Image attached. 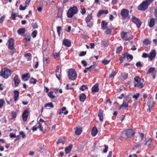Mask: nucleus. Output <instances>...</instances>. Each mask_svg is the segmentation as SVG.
I'll use <instances>...</instances> for the list:
<instances>
[{
    "label": "nucleus",
    "mask_w": 157,
    "mask_h": 157,
    "mask_svg": "<svg viewBox=\"0 0 157 157\" xmlns=\"http://www.w3.org/2000/svg\"><path fill=\"white\" fill-rule=\"evenodd\" d=\"M12 71L11 70L7 68H5L0 71V76L5 79H7L11 75Z\"/></svg>",
    "instance_id": "nucleus-2"
},
{
    "label": "nucleus",
    "mask_w": 157,
    "mask_h": 157,
    "mask_svg": "<svg viewBox=\"0 0 157 157\" xmlns=\"http://www.w3.org/2000/svg\"><path fill=\"white\" fill-rule=\"evenodd\" d=\"M121 75L123 78L124 79H126L128 78V74L125 73H122L121 74Z\"/></svg>",
    "instance_id": "nucleus-40"
},
{
    "label": "nucleus",
    "mask_w": 157,
    "mask_h": 157,
    "mask_svg": "<svg viewBox=\"0 0 157 157\" xmlns=\"http://www.w3.org/2000/svg\"><path fill=\"white\" fill-rule=\"evenodd\" d=\"M155 56V50H153L150 53L148 57L151 60H152Z\"/></svg>",
    "instance_id": "nucleus-15"
},
{
    "label": "nucleus",
    "mask_w": 157,
    "mask_h": 157,
    "mask_svg": "<svg viewBox=\"0 0 157 157\" xmlns=\"http://www.w3.org/2000/svg\"><path fill=\"white\" fill-rule=\"evenodd\" d=\"M63 44L67 47L71 46V41L68 39H64L63 41Z\"/></svg>",
    "instance_id": "nucleus-14"
},
{
    "label": "nucleus",
    "mask_w": 157,
    "mask_h": 157,
    "mask_svg": "<svg viewBox=\"0 0 157 157\" xmlns=\"http://www.w3.org/2000/svg\"><path fill=\"white\" fill-rule=\"evenodd\" d=\"M136 142L137 143V144L135 145L134 147L136 148H137L139 147H140L142 145V144L141 142H139V140H137L136 139Z\"/></svg>",
    "instance_id": "nucleus-31"
},
{
    "label": "nucleus",
    "mask_w": 157,
    "mask_h": 157,
    "mask_svg": "<svg viewBox=\"0 0 157 157\" xmlns=\"http://www.w3.org/2000/svg\"><path fill=\"white\" fill-rule=\"evenodd\" d=\"M37 33V31L36 30H35L32 32L31 33V35L33 38H34L36 37Z\"/></svg>",
    "instance_id": "nucleus-36"
},
{
    "label": "nucleus",
    "mask_w": 157,
    "mask_h": 157,
    "mask_svg": "<svg viewBox=\"0 0 157 157\" xmlns=\"http://www.w3.org/2000/svg\"><path fill=\"white\" fill-rule=\"evenodd\" d=\"M147 105L148 108H153V102L151 101H148L147 103Z\"/></svg>",
    "instance_id": "nucleus-33"
},
{
    "label": "nucleus",
    "mask_w": 157,
    "mask_h": 157,
    "mask_svg": "<svg viewBox=\"0 0 157 157\" xmlns=\"http://www.w3.org/2000/svg\"><path fill=\"white\" fill-rule=\"evenodd\" d=\"M155 20V18H151L150 19V21L148 22V26L149 27H152L154 25Z\"/></svg>",
    "instance_id": "nucleus-20"
},
{
    "label": "nucleus",
    "mask_w": 157,
    "mask_h": 157,
    "mask_svg": "<svg viewBox=\"0 0 157 157\" xmlns=\"http://www.w3.org/2000/svg\"><path fill=\"white\" fill-rule=\"evenodd\" d=\"M121 35V38L125 40H130L133 38V36L128 35V32H123Z\"/></svg>",
    "instance_id": "nucleus-8"
},
{
    "label": "nucleus",
    "mask_w": 157,
    "mask_h": 157,
    "mask_svg": "<svg viewBox=\"0 0 157 157\" xmlns=\"http://www.w3.org/2000/svg\"><path fill=\"white\" fill-rule=\"evenodd\" d=\"M136 66L137 67H142L143 65L141 64V63L140 62H137L136 64Z\"/></svg>",
    "instance_id": "nucleus-60"
},
{
    "label": "nucleus",
    "mask_w": 157,
    "mask_h": 157,
    "mask_svg": "<svg viewBox=\"0 0 157 157\" xmlns=\"http://www.w3.org/2000/svg\"><path fill=\"white\" fill-rule=\"evenodd\" d=\"M98 132V130L96 128L94 127L92 128L91 131V134L93 136H96Z\"/></svg>",
    "instance_id": "nucleus-28"
},
{
    "label": "nucleus",
    "mask_w": 157,
    "mask_h": 157,
    "mask_svg": "<svg viewBox=\"0 0 157 157\" xmlns=\"http://www.w3.org/2000/svg\"><path fill=\"white\" fill-rule=\"evenodd\" d=\"M154 15L155 17V20L157 21V8L154 10Z\"/></svg>",
    "instance_id": "nucleus-59"
},
{
    "label": "nucleus",
    "mask_w": 157,
    "mask_h": 157,
    "mask_svg": "<svg viewBox=\"0 0 157 157\" xmlns=\"http://www.w3.org/2000/svg\"><path fill=\"white\" fill-rule=\"evenodd\" d=\"M86 51H82L79 54V56H85L86 54Z\"/></svg>",
    "instance_id": "nucleus-55"
},
{
    "label": "nucleus",
    "mask_w": 157,
    "mask_h": 157,
    "mask_svg": "<svg viewBox=\"0 0 157 157\" xmlns=\"http://www.w3.org/2000/svg\"><path fill=\"white\" fill-rule=\"evenodd\" d=\"M28 6L27 5H26V6L24 7L22 5H20L19 7V9L21 10H25L26 7Z\"/></svg>",
    "instance_id": "nucleus-46"
},
{
    "label": "nucleus",
    "mask_w": 157,
    "mask_h": 157,
    "mask_svg": "<svg viewBox=\"0 0 157 157\" xmlns=\"http://www.w3.org/2000/svg\"><path fill=\"white\" fill-rule=\"evenodd\" d=\"M5 18V16L4 15L1 17L0 18V23H2L3 21Z\"/></svg>",
    "instance_id": "nucleus-56"
},
{
    "label": "nucleus",
    "mask_w": 157,
    "mask_h": 157,
    "mask_svg": "<svg viewBox=\"0 0 157 157\" xmlns=\"http://www.w3.org/2000/svg\"><path fill=\"white\" fill-rule=\"evenodd\" d=\"M101 45L105 47H107L109 45V43L108 40H103L101 41Z\"/></svg>",
    "instance_id": "nucleus-29"
},
{
    "label": "nucleus",
    "mask_w": 157,
    "mask_h": 157,
    "mask_svg": "<svg viewBox=\"0 0 157 157\" xmlns=\"http://www.w3.org/2000/svg\"><path fill=\"white\" fill-rule=\"evenodd\" d=\"M73 145L71 144H70L69 146H67L65 149V152L66 154L69 153L71 151Z\"/></svg>",
    "instance_id": "nucleus-24"
},
{
    "label": "nucleus",
    "mask_w": 157,
    "mask_h": 157,
    "mask_svg": "<svg viewBox=\"0 0 157 157\" xmlns=\"http://www.w3.org/2000/svg\"><path fill=\"white\" fill-rule=\"evenodd\" d=\"M16 14L14 12H13L11 14V17L13 20H15L16 19Z\"/></svg>",
    "instance_id": "nucleus-51"
},
{
    "label": "nucleus",
    "mask_w": 157,
    "mask_h": 157,
    "mask_svg": "<svg viewBox=\"0 0 157 157\" xmlns=\"http://www.w3.org/2000/svg\"><path fill=\"white\" fill-rule=\"evenodd\" d=\"M117 73L115 71H113L109 76V78H113L116 75Z\"/></svg>",
    "instance_id": "nucleus-39"
},
{
    "label": "nucleus",
    "mask_w": 157,
    "mask_h": 157,
    "mask_svg": "<svg viewBox=\"0 0 157 157\" xmlns=\"http://www.w3.org/2000/svg\"><path fill=\"white\" fill-rule=\"evenodd\" d=\"M68 76L69 79L74 80L76 79L77 77V75L74 69H70L68 71Z\"/></svg>",
    "instance_id": "nucleus-4"
},
{
    "label": "nucleus",
    "mask_w": 157,
    "mask_h": 157,
    "mask_svg": "<svg viewBox=\"0 0 157 157\" xmlns=\"http://www.w3.org/2000/svg\"><path fill=\"white\" fill-rule=\"evenodd\" d=\"M49 107L52 108H53L54 106L52 102L48 103L44 105L45 107Z\"/></svg>",
    "instance_id": "nucleus-37"
},
{
    "label": "nucleus",
    "mask_w": 157,
    "mask_h": 157,
    "mask_svg": "<svg viewBox=\"0 0 157 157\" xmlns=\"http://www.w3.org/2000/svg\"><path fill=\"white\" fill-rule=\"evenodd\" d=\"M139 134L140 135V140H139V142H141L144 138V135L143 133H139Z\"/></svg>",
    "instance_id": "nucleus-35"
},
{
    "label": "nucleus",
    "mask_w": 157,
    "mask_h": 157,
    "mask_svg": "<svg viewBox=\"0 0 157 157\" xmlns=\"http://www.w3.org/2000/svg\"><path fill=\"white\" fill-rule=\"evenodd\" d=\"M131 20L132 22L136 25L138 28H139L140 26L141 22L140 20L135 17H133L131 18Z\"/></svg>",
    "instance_id": "nucleus-10"
},
{
    "label": "nucleus",
    "mask_w": 157,
    "mask_h": 157,
    "mask_svg": "<svg viewBox=\"0 0 157 157\" xmlns=\"http://www.w3.org/2000/svg\"><path fill=\"white\" fill-rule=\"evenodd\" d=\"M145 141L144 145L145 146H147L149 147L151 145L152 140L150 138L145 139Z\"/></svg>",
    "instance_id": "nucleus-17"
},
{
    "label": "nucleus",
    "mask_w": 157,
    "mask_h": 157,
    "mask_svg": "<svg viewBox=\"0 0 157 157\" xmlns=\"http://www.w3.org/2000/svg\"><path fill=\"white\" fill-rule=\"evenodd\" d=\"M108 23L106 22L105 21H102L101 22V29L103 30L107 28Z\"/></svg>",
    "instance_id": "nucleus-19"
},
{
    "label": "nucleus",
    "mask_w": 157,
    "mask_h": 157,
    "mask_svg": "<svg viewBox=\"0 0 157 157\" xmlns=\"http://www.w3.org/2000/svg\"><path fill=\"white\" fill-rule=\"evenodd\" d=\"M14 94V99L15 101L17 100L18 98L19 97V92L18 90H15L13 92Z\"/></svg>",
    "instance_id": "nucleus-18"
},
{
    "label": "nucleus",
    "mask_w": 157,
    "mask_h": 157,
    "mask_svg": "<svg viewBox=\"0 0 157 157\" xmlns=\"http://www.w3.org/2000/svg\"><path fill=\"white\" fill-rule=\"evenodd\" d=\"M53 92L52 91H50L48 94V96L51 98H54L55 97L54 95H53Z\"/></svg>",
    "instance_id": "nucleus-34"
},
{
    "label": "nucleus",
    "mask_w": 157,
    "mask_h": 157,
    "mask_svg": "<svg viewBox=\"0 0 157 157\" xmlns=\"http://www.w3.org/2000/svg\"><path fill=\"white\" fill-rule=\"evenodd\" d=\"M110 62V60H103L102 61V63L104 65H106L109 63Z\"/></svg>",
    "instance_id": "nucleus-45"
},
{
    "label": "nucleus",
    "mask_w": 157,
    "mask_h": 157,
    "mask_svg": "<svg viewBox=\"0 0 157 157\" xmlns=\"http://www.w3.org/2000/svg\"><path fill=\"white\" fill-rule=\"evenodd\" d=\"M9 45L8 48L10 49V53L11 56H13V54L16 52V50L14 47V42L13 39L11 38L8 40Z\"/></svg>",
    "instance_id": "nucleus-6"
},
{
    "label": "nucleus",
    "mask_w": 157,
    "mask_h": 157,
    "mask_svg": "<svg viewBox=\"0 0 157 157\" xmlns=\"http://www.w3.org/2000/svg\"><path fill=\"white\" fill-rule=\"evenodd\" d=\"M88 89V87L86 85H82L79 88V89L80 90L83 91L85 89Z\"/></svg>",
    "instance_id": "nucleus-38"
},
{
    "label": "nucleus",
    "mask_w": 157,
    "mask_h": 157,
    "mask_svg": "<svg viewBox=\"0 0 157 157\" xmlns=\"http://www.w3.org/2000/svg\"><path fill=\"white\" fill-rule=\"evenodd\" d=\"M135 132H133L132 129L129 128L126 130L124 131L121 134V136L125 137V136L127 137L126 140H127L129 138H131L135 135Z\"/></svg>",
    "instance_id": "nucleus-3"
},
{
    "label": "nucleus",
    "mask_w": 157,
    "mask_h": 157,
    "mask_svg": "<svg viewBox=\"0 0 157 157\" xmlns=\"http://www.w3.org/2000/svg\"><path fill=\"white\" fill-rule=\"evenodd\" d=\"M121 107L127 108L128 107V104L126 102H124L121 105Z\"/></svg>",
    "instance_id": "nucleus-57"
},
{
    "label": "nucleus",
    "mask_w": 157,
    "mask_h": 157,
    "mask_svg": "<svg viewBox=\"0 0 157 157\" xmlns=\"http://www.w3.org/2000/svg\"><path fill=\"white\" fill-rule=\"evenodd\" d=\"M12 118V119L15 118L17 116V113L14 111H13L11 113Z\"/></svg>",
    "instance_id": "nucleus-42"
},
{
    "label": "nucleus",
    "mask_w": 157,
    "mask_h": 157,
    "mask_svg": "<svg viewBox=\"0 0 157 157\" xmlns=\"http://www.w3.org/2000/svg\"><path fill=\"white\" fill-rule=\"evenodd\" d=\"M104 146L105 148L104 149V150H103V153H105L107 151L108 149V146L106 145H104Z\"/></svg>",
    "instance_id": "nucleus-54"
},
{
    "label": "nucleus",
    "mask_w": 157,
    "mask_h": 157,
    "mask_svg": "<svg viewBox=\"0 0 157 157\" xmlns=\"http://www.w3.org/2000/svg\"><path fill=\"white\" fill-rule=\"evenodd\" d=\"M31 37L29 35H27L25 38V40L27 41H29L30 40Z\"/></svg>",
    "instance_id": "nucleus-63"
},
{
    "label": "nucleus",
    "mask_w": 157,
    "mask_h": 157,
    "mask_svg": "<svg viewBox=\"0 0 157 157\" xmlns=\"http://www.w3.org/2000/svg\"><path fill=\"white\" fill-rule=\"evenodd\" d=\"M98 116L99 117V119L101 121H103V111L101 109H99Z\"/></svg>",
    "instance_id": "nucleus-16"
},
{
    "label": "nucleus",
    "mask_w": 157,
    "mask_h": 157,
    "mask_svg": "<svg viewBox=\"0 0 157 157\" xmlns=\"http://www.w3.org/2000/svg\"><path fill=\"white\" fill-rule=\"evenodd\" d=\"M92 14L91 13L89 14L85 19V21L87 23V26L89 28H90L92 27L93 25V22L91 21L92 19Z\"/></svg>",
    "instance_id": "nucleus-9"
},
{
    "label": "nucleus",
    "mask_w": 157,
    "mask_h": 157,
    "mask_svg": "<svg viewBox=\"0 0 157 157\" xmlns=\"http://www.w3.org/2000/svg\"><path fill=\"white\" fill-rule=\"evenodd\" d=\"M81 63L83 65V66L85 67L87 65L86 62L84 60H82L81 61Z\"/></svg>",
    "instance_id": "nucleus-62"
},
{
    "label": "nucleus",
    "mask_w": 157,
    "mask_h": 157,
    "mask_svg": "<svg viewBox=\"0 0 157 157\" xmlns=\"http://www.w3.org/2000/svg\"><path fill=\"white\" fill-rule=\"evenodd\" d=\"M28 115L29 112L28 110L25 109L24 111L22 114L23 120L24 121H27Z\"/></svg>",
    "instance_id": "nucleus-12"
},
{
    "label": "nucleus",
    "mask_w": 157,
    "mask_h": 157,
    "mask_svg": "<svg viewBox=\"0 0 157 157\" xmlns=\"http://www.w3.org/2000/svg\"><path fill=\"white\" fill-rule=\"evenodd\" d=\"M105 33L106 34H110L111 33V30L110 29H107Z\"/></svg>",
    "instance_id": "nucleus-44"
},
{
    "label": "nucleus",
    "mask_w": 157,
    "mask_h": 157,
    "mask_svg": "<svg viewBox=\"0 0 157 157\" xmlns=\"http://www.w3.org/2000/svg\"><path fill=\"white\" fill-rule=\"evenodd\" d=\"M78 12V8L75 6H74L71 7L68 10L67 12V16L68 17H72L75 14H76Z\"/></svg>",
    "instance_id": "nucleus-5"
},
{
    "label": "nucleus",
    "mask_w": 157,
    "mask_h": 157,
    "mask_svg": "<svg viewBox=\"0 0 157 157\" xmlns=\"http://www.w3.org/2000/svg\"><path fill=\"white\" fill-rule=\"evenodd\" d=\"M13 80L14 82L15 86H17L20 82V80L19 78L18 75H15L13 78Z\"/></svg>",
    "instance_id": "nucleus-11"
},
{
    "label": "nucleus",
    "mask_w": 157,
    "mask_h": 157,
    "mask_svg": "<svg viewBox=\"0 0 157 157\" xmlns=\"http://www.w3.org/2000/svg\"><path fill=\"white\" fill-rule=\"evenodd\" d=\"M95 66L94 65H91L88 67H86V69H87L88 71H90V69L91 68H95Z\"/></svg>",
    "instance_id": "nucleus-58"
},
{
    "label": "nucleus",
    "mask_w": 157,
    "mask_h": 157,
    "mask_svg": "<svg viewBox=\"0 0 157 157\" xmlns=\"http://www.w3.org/2000/svg\"><path fill=\"white\" fill-rule=\"evenodd\" d=\"M122 50V47L121 46L117 48V53H119Z\"/></svg>",
    "instance_id": "nucleus-47"
},
{
    "label": "nucleus",
    "mask_w": 157,
    "mask_h": 157,
    "mask_svg": "<svg viewBox=\"0 0 157 157\" xmlns=\"http://www.w3.org/2000/svg\"><path fill=\"white\" fill-rule=\"evenodd\" d=\"M79 99L81 102H84L86 99V95L82 93L79 95Z\"/></svg>",
    "instance_id": "nucleus-23"
},
{
    "label": "nucleus",
    "mask_w": 157,
    "mask_h": 157,
    "mask_svg": "<svg viewBox=\"0 0 157 157\" xmlns=\"http://www.w3.org/2000/svg\"><path fill=\"white\" fill-rule=\"evenodd\" d=\"M30 78V74L29 73H27L22 75V79L24 81H27L28 80L29 78Z\"/></svg>",
    "instance_id": "nucleus-25"
},
{
    "label": "nucleus",
    "mask_w": 157,
    "mask_h": 157,
    "mask_svg": "<svg viewBox=\"0 0 157 157\" xmlns=\"http://www.w3.org/2000/svg\"><path fill=\"white\" fill-rule=\"evenodd\" d=\"M33 29H36L38 28V26L36 22H35L34 24L32 25Z\"/></svg>",
    "instance_id": "nucleus-50"
},
{
    "label": "nucleus",
    "mask_w": 157,
    "mask_h": 157,
    "mask_svg": "<svg viewBox=\"0 0 157 157\" xmlns=\"http://www.w3.org/2000/svg\"><path fill=\"white\" fill-rule=\"evenodd\" d=\"M65 141V139L63 137H61L58 139V141L56 142L57 144H59V143H62L63 144Z\"/></svg>",
    "instance_id": "nucleus-27"
},
{
    "label": "nucleus",
    "mask_w": 157,
    "mask_h": 157,
    "mask_svg": "<svg viewBox=\"0 0 157 157\" xmlns=\"http://www.w3.org/2000/svg\"><path fill=\"white\" fill-rule=\"evenodd\" d=\"M4 101L2 99H0V108H1L3 105Z\"/></svg>",
    "instance_id": "nucleus-61"
},
{
    "label": "nucleus",
    "mask_w": 157,
    "mask_h": 157,
    "mask_svg": "<svg viewBox=\"0 0 157 157\" xmlns=\"http://www.w3.org/2000/svg\"><path fill=\"white\" fill-rule=\"evenodd\" d=\"M98 84L96 83L95 84L92 88V94H94L96 92H98L99 91V89L98 88Z\"/></svg>",
    "instance_id": "nucleus-13"
},
{
    "label": "nucleus",
    "mask_w": 157,
    "mask_h": 157,
    "mask_svg": "<svg viewBox=\"0 0 157 157\" xmlns=\"http://www.w3.org/2000/svg\"><path fill=\"white\" fill-rule=\"evenodd\" d=\"M139 95V93H136V94L132 96V98H134L136 99H137L138 98Z\"/></svg>",
    "instance_id": "nucleus-53"
},
{
    "label": "nucleus",
    "mask_w": 157,
    "mask_h": 157,
    "mask_svg": "<svg viewBox=\"0 0 157 157\" xmlns=\"http://www.w3.org/2000/svg\"><path fill=\"white\" fill-rule=\"evenodd\" d=\"M82 130L81 128L77 127L75 130V133L76 135H79L81 133Z\"/></svg>",
    "instance_id": "nucleus-30"
},
{
    "label": "nucleus",
    "mask_w": 157,
    "mask_h": 157,
    "mask_svg": "<svg viewBox=\"0 0 157 157\" xmlns=\"http://www.w3.org/2000/svg\"><path fill=\"white\" fill-rule=\"evenodd\" d=\"M121 14L122 17L123 19H126L128 21L130 17L129 14V10L126 9H122L121 12Z\"/></svg>",
    "instance_id": "nucleus-7"
},
{
    "label": "nucleus",
    "mask_w": 157,
    "mask_h": 157,
    "mask_svg": "<svg viewBox=\"0 0 157 157\" xmlns=\"http://www.w3.org/2000/svg\"><path fill=\"white\" fill-rule=\"evenodd\" d=\"M126 58L127 59H130L131 60H132L133 58V57L132 55L130 54H128L127 55Z\"/></svg>",
    "instance_id": "nucleus-48"
},
{
    "label": "nucleus",
    "mask_w": 157,
    "mask_h": 157,
    "mask_svg": "<svg viewBox=\"0 0 157 157\" xmlns=\"http://www.w3.org/2000/svg\"><path fill=\"white\" fill-rule=\"evenodd\" d=\"M155 68L151 67L149 68L148 70V73H151L153 71H155Z\"/></svg>",
    "instance_id": "nucleus-49"
},
{
    "label": "nucleus",
    "mask_w": 157,
    "mask_h": 157,
    "mask_svg": "<svg viewBox=\"0 0 157 157\" xmlns=\"http://www.w3.org/2000/svg\"><path fill=\"white\" fill-rule=\"evenodd\" d=\"M134 86L135 87H136L138 88L141 89L144 86V85L142 82H140L134 83Z\"/></svg>",
    "instance_id": "nucleus-21"
},
{
    "label": "nucleus",
    "mask_w": 157,
    "mask_h": 157,
    "mask_svg": "<svg viewBox=\"0 0 157 157\" xmlns=\"http://www.w3.org/2000/svg\"><path fill=\"white\" fill-rule=\"evenodd\" d=\"M134 83H137L141 82V79L138 76H136L134 78Z\"/></svg>",
    "instance_id": "nucleus-32"
},
{
    "label": "nucleus",
    "mask_w": 157,
    "mask_h": 157,
    "mask_svg": "<svg viewBox=\"0 0 157 157\" xmlns=\"http://www.w3.org/2000/svg\"><path fill=\"white\" fill-rule=\"evenodd\" d=\"M36 82V79L34 78H31L29 81V82L30 83H33L35 84Z\"/></svg>",
    "instance_id": "nucleus-41"
},
{
    "label": "nucleus",
    "mask_w": 157,
    "mask_h": 157,
    "mask_svg": "<svg viewBox=\"0 0 157 157\" xmlns=\"http://www.w3.org/2000/svg\"><path fill=\"white\" fill-rule=\"evenodd\" d=\"M108 10H102L99 11L97 13V16L98 17H99L103 13L107 14L108 13Z\"/></svg>",
    "instance_id": "nucleus-26"
},
{
    "label": "nucleus",
    "mask_w": 157,
    "mask_h": 157,
    "mask_svg": "<svg viewBox=\"0 0 157 157\" xmlns=\"http://www.w3.org/2000/svg\"><path fill=\"white\" fill-rule=\"evenodd\" d=\"M143 43L146 45H148L150 44V42L148 39H147L144 40Z\"/></svg>",
    "instance_id": "nucleus-43"
},
{
    "label": "nucleus",
    "mask_w": 157,
    "mask_h": 157,
    "mask_svg": "<svg viewBox=\"0 0 157 157\" xmlns=\"http://www.w3.org/2000/svg\"><path fill=\"white\" fill-rule=\"evenodd\" d=\"M9 136L11 138H15L16 137V136L15 134H14L12 133H10L9 135Z\"/></svg>",
    "instance_id": "nucleus-64"
},
{
    "label": "nucleus",
    "mask_w": 157,
    "mask_h": 157,
    "mask_svg": "<svg viewBox=\"0 0 157 157\" xmlns=\"http://www.w3.org/2000/svg\"><path fill=\"white\" fill-rule=\"evenodd\" d=\"M19 133L20 135L22 136V137L24 138L25 137V133L23 131H20L19 132Z\"/></svg>",
    "instance_id": "nucleus-52"
},
{
    "label": "nucleus",
    "mask_w": 157,
    "mask_h": 157,
    "mask_svg": "<svg viewBox=\"0 0 157 157\" xmlns=\"http://www.w3.org/2000/svg\"><path fill=\"white\" fill-rule=\"evenodd\" d=\"M25 32V29L24 28L18 29L17 31L18 34L20 35H22Z\"/></svg>",
    "instance_id": "nucleus-22"
},
{
    "label": "nucleus",
    "mask_w": 157,
    "mask_h": 157,
    "mask_svg": "<svg viewBox=\"0 0 157 157\" xmlns=\"http://www.w3.org/2000/svg\"><path fill=\"white\" fill-rule=\"evenodd\" d=\"M154 0H146L143 2L138 6V9L140 11H144L148 8L149 5Z\"/></svg>",
    "instance_id": "nucleus-1"
}]
</instances>
